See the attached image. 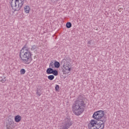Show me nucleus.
<instances>
[{"mask_svg":"<svg viewBox=\"0 0 129 129\" xmlns=\"http://www.w3.org/2000/svg\"><path fill=\"white\" fill-rule=\"evenodd\" d=\"M1 82H2V83H5L6 81H7V79H6V77L4 78V79H2L0 80Z\"/></svg>","mask_w":129,"mask_h":129,"instance_id":"20","label":"nucleus"},{"mask_svg":"<svg viewBox=\"0 0 129 129\" xmlns=\"http://www.w3.org/2000/svg\"><path fill=\"white\" fill-rule=\"evenodd\" d=\"M71 27H72V24L71 23V22H67L66 24V27L67 28V29H70Z\"/></svg>","mask_w":129,"mask_h":129,"instance_id":"15","label":"nucleus"},{"mask_svg":"<svg viewBox=\"0 0 129 129\" xmlns=\"http://www.w3.org/2000/svg\"><path fill=\"white\" fill-rule=\"evenodd\" d=\"M89 129H103V126H101L95 122V120H91L90 123L88 124Z\"/></svg>","mask_w":129,"mask_h":129,"instance_id":"6","label":"nucleus"},{"mask_svg":"<svg viewBox=\"0 0 129 129\" xmlns=\"http://www.w3.org/2000/svg\"><path fill=\"white\" fill-rule=\"evenodd\" d=\"M54 78H55V76H54V75H49L48 76V79H49V80H53L54 79Z\"/></svg>","mask_w":129,"mask_h":129,"instance_id":"17","label":"nucleus"},{"mask_svg":"<svg viewBox=\"0 0 129 129\" xmlns=\"http://www.w3.org/2000/svg\"><path fill=\"white\" fill-rule=\"evenodd\" d=\"M54 68H59L60 67V62L56 60L53 61Z\"/></svg>","mask_w":129,"mask_h":129,"instance_id":"12","label":"nucleus"},{"mask_svg":"<svg viewBox=\"0 0 129 129\" xmlns=\"http://www.w3.org/2000/svg\"><path fill=\"white\" fill-rule=\"evenodd\" d=\"M66 62H67L66 59H63L60 63V66H62L64 68L62 70L63 74H68L70 71H71V67H70V66H71V63L68 62L66 64Z\"/></svg>","mask_w":129,"mask_h":129,"instance_id":"4","label":"nucleus"},{"mask_svg":"<svg viewBox=\"0 0 129 129\" xmlns=\"http://www.w3.org/2000/svg\"><path fill=\"white\" fill-rule=\"evenodd\" d=\"M21 119H22V117L21 116L17 115L15 117V120L16 122H20L21 121Z\"/></svg>","mask_w":129,"mask_h":129,"instance_id":"10","label":"nucleus"},{"mask_svg":"<svg viewBox=\"0 0 129 129\" xmlns=\"http://www.w3.org/2000/svg\"><path fill=\"white\" fill-rule=\"evenodd\" d=\"M73 124V123L69 118H66L63 121L62 124L60 126L59 129H68Z\"/></svg>","mask_w":129,"mask_h":129,"instance_id":"5","label":"nucleus"},{"mask_svg":"<svg viewBox=\"0 0 129 129\" xmlns=\"http://www.w3.org/2000/svg\"><path fill=\"white\" fill-rule=\"evenodd\" d=\"M26 73V70L24 69H22L20 71V74L22 75L25 74Z\"/></svg>","mask_w":129,"mask_h":129,"instance_id":"18","label":"nucleus"},{"mask_svg":"<svg viewBox=\"0 0 129 129\" xmlns=\"http://www.w3.org/2000/svg\"><path fill=\"white\" fill-rule=\"evenodd\" d=\"M52 74L54 76H58V71L57 70H53Z\"/></svg>","mask_w":129,"mask_h":129,"instance_id":"16","label":"nucleus"},{"mask_svg":"<svg viewBox=\"0 0 129 129\" xmlns=\"http://www.w3.org/2000/svg\"><path fill=\"white\" fill-rule=\"evenodd\" d=\"M26 46H24L20 50V59L24 64H30L32 61V52L28 49H25Z\"/></svg>","mask_w":129,"mask_h":129,"instance_id":"2","label":"nucleus"},{"mask_svg":"<svg viewBox=\"0 0 129 129\" xmlns=\"http://www.w3.org/2000/svg\"><path fill=\"white\" fill-rule=\"evenodd\" d=\"M88 44H91V42L90 41H88Z\"/></svg>","mask_w":129,"mask_h":129,"instance_id":"23","label":"nucleus"},{"mask_svg":"<svg viewBox=\"0 0 129 129\" xmlns=\"http://www.w3.org/2000/svg\"><path fill=\"white\" fill-rule=\"evenodd\" d=\"M106 116H103L100 119H98V120H95V121L96 123H97V124H99L100 126H103V129H104V123L106 122Z\"/></svg>","mask_w":129,"mask_h":129,"instance_id":"8","label":"nucleus"},{"mask_svg":"<svg viewBox=\"0 0 129 129\" xmlns=\"http://www.w3.org/2000/svg\"><path fill=\"white\" fill-rule=\"evenodd\" d=\"M40 89H37V92H36V94L38 96H41V93H40Z\"/></svg>","mask_w":129,"mask_h":129,"instance_id":"22","label":"nucleus"},{"mask_svg":"<svg viewBox=\"0 0 129 129\" xmlns=\"http://www.w3.org/2000/svg\"><path fill=\"white\" fill-rule=\"evenodd\" d=\"M55 91H58L59 89H60V86L59 85H56L55 87Z\"/></svg>","mask_w":129,"mask_h":129,"instance_id":"21","label":"nucleus"},{"mask_svg":"<svg viewBox=\"0 0 129 129\" xmlns=\"http://www.w3.org/2000/svg\"><path fill=\"white\" fill-rule=\"evenodd\" d=\"M24 10L26 14H29V13H30V10H31V8H30V6H26L24 7Z\"/></svg>","mask_w":129,"mask_h":129,"instance_id":"11","label":"nucleus"},{"mask_svg":"<svg viewBox=\"0 0 129 129\" xmlns=\"http://www.w3.org/2000/svg\"><path fill=\"white\" fill-rule=\"evenodd\" d=\"M104 115V111L103 110H99L95 112L93 115V117L96 120L100 119L101 117H103Z\"/></svg>","mask_w":129,"mask_h":129,"instance_id":"7","label":"nucleus"},{"mask_svg":"<svg viewBox=\"0 0 129 129\" xmlns=\"http://www.w3.org/2000/svg\"><path fill=\"white\" fill-rule=\"evenodd\" d=\"M25 2H27L26 0H12L10 5L11 8L15 12L16 11H20L23 7Z\"/></svg>","mask_w":129,"mask_h":129,"instance_id":"3","label":"nucleus"},{"mask_svg":"<svg viewBox=\"0 0 129 129\" xmlns=\"http://www.w3.org/2000/svg\"><path fill=\"white\" fill-rule=\"evenodd\" d=\"M36 49H37V45H34L32 46L31 50V51H35Z\"/></svg>","mask_w":129,"mask_h":129,"instance_id":"19","label":"nucleus"},{"mask_svg":"<svg viewBox=\"0 0 129 129\" xmlns=\"http://www.w3.org/2000/svg\"><path fill=\"white\" fill-rule=\"evenodd\" d=\"M54 66L55 65L54 64V61H53V60H51L49 64V68H52V69H54V68H55Z\"/></svg>","mask_w":129,"mask_h":129,"instance_id":"14","label":"nucleus"},{"mask_svg":"<svg viewBox=\"0 0 129 129\" xmlns=\"http://www.w3.org/2000/svg\"><path fill=\"white\" fill-rule=\"evenodd\" d=\"M53 69L52 68H48L46 70L47 74H52V73H53Z\"/></svg>","mask_w":129,"mask_h":129,"instance_id":"13","label":"nucleus"},{"mask_svg":"<svg viewBox=\"0 0 129 129\" xmlns=\"http://www.w3.org/2000/svg\"><path fill=\"white\" fill-rule=\"evenodd\" d=\"M84 99L83 95H79L73 104L72 109L76 115H80L84 111V107L86 104Z\"/></svg>","mask_w":129,"mask_h":129,"instance_id":"1","label":"nucleus"},{"mask_svg":"<svg viewBox=\"0 0 129 129\" xmlns=\"http://www.w3.org/2000/svg\"><path fill=\"white\" fill-rule=\"evenodd\" d=\"M14 119L9 118L8 119L7 124L6 125V127L7 129H13L14 128Z\"/></svg>","mask_w":129,"mask_h":129,"instance_id":"9","label":"nucleus"}]
</instances>
